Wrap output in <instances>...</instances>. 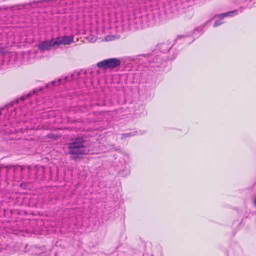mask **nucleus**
Returning a JSON list of instances; mask_svg holds the SVG:
<instances>
[{
    "label": "nucleus",
    "instance_id": "f257e3e1",
    "mask_svg": "<svg viewBox=\"0 0 256 256\" xmlns=\"http://www.w3.org/2000/svg\"><path fill=\"white\" fill-rule=\"evenodd\" d=\"M86 143L82 137H77L68 143V154L70 155V159L76 160L82 158V155L88 154L90 150L86 148Z\"/></svg>",
    "mask_w": 256,
    "mask_h": 256
},
{
    "label": "nucleus",
    "instance_id": "f03ea898",
    "mask_svg": "<svg viewBox=\"0 0 256 256\" xmlns=\"http://www.w3.org/2000/svg\"><path fill=\"white\" fill-rule=\"evenodd\" d=\"M121 62L118 58H110L104 60L96 64V66L104 70L114 69L120 65Z\"/></svg>",
    "mask_w": 256,
    "mask_h": 256
},
{
    "label": "nucleus",
    "instance_id": "7ed1b4c3",
    "mask_svg": "<svg viewBox=\"0 0 256 256\" xmlns=\"http://www.w3.org/2000/svg\"><path fill=\"white\" fill-rule=\"evenodd\" d=\"M55 46H56V42L54 38L48 40L40 42L37 45L38 49L42 52L50 50L52 47Z\"/></svg>",
    "mask_w": 256,
    "mask_h": 256
},
{
    "label": "nucleus",
    "instance_id": "20e7f679",
    "mask_svg": "<svg viewBox=\"0 0 256 256\" xmlns=\"http://www.w3.org/2000/svg\"><path fill=\"white\" fill-rule=\"evenodd\" d=\"M64 0H42L39 1H34L32 3L36 2L37 4H44L56 6L65 4L64 2Z\"/></svg>",
    "mask_w": 256,
    "mask_h": 256
},
{
    "label": "nucleus",
    "instance_id": "39448f33",
    "mask_svg": "<svg viewBox=\"0 0 256 256\" xmlns=\"http://www.w3.org/2000/svg\"><path fill=\"white\" fill-rule=\"evenodd\" d=\"M73 40V36H65L62 38L58 37L55 39V40L56 42V46H58L60 44H69L72 42Z\"/></svg>",
    "mask_w": 256,
    "mask_h": 256
},
{
    "label": "nucleus",
    "instance_id": "423d86ee",
    "mask_svg": "<svg viewBox=\"0 0 256 256\" xmlns=\"http://www.w3.org/2000/svg\"><path fill=\"white\" fill-rule=\"evenodd\" d=\"M240 10H232V11H228L226 12L222 13L220 14H218L216 15L215 16H230V15H238L240 14Z\"/></svg>",
    "mask_w": 256,
    "mask_h": 256
},
{
    "label": "nucleus",
    "instance_id": "0eeeda50",
    "mask_svg": "<svg viewBox=\"0 0 256 256\" xmlns=\"http://www.w3.org/2000/svg\"><path fill=\"white\" fill-rule=\"evenodd\" d=\"M162 60L160 56L157 55L152 60H150L149 62H154L158 64V65H156V66H158L162 63Z\"/></svg>",
    "mask_w": 256,
    "mask_h": 256
},
{
    "label": "nucleus",
    "instance_id": "6e6552de",
    "mask_svg": "<svg viewBox=\"0 0 256 256\" xmlns=\"http://www.w3.org/2000/svg\"><path fill=\"white\" fill-rule=\"evenodd\" d=\"M46 137L49 138H52L54 140H56L58 136L57 134H54V133H50L47 134Z\"/></svg>",
    "mask_w": 256,
    "mask_h": 256
},
{
    "label": "nucleus",
    "instance_id": "1a4fd4ad",
    "mask_svg": "<svg viewBox=\"0 0 256 256\" xmlns=\"http://www.w3.org/2000/svg\"><path fill=\"white\" fill-rule=\"evenodd\" d=\"M223 18L224 17H220V18L214 22V26L216 27L222 24L224 22H222Z\"/></svg>",
    "mask_w": 256,
    "mask_h": 256
},
{
    "label": "nucleus",
    "instance_id": "9d476101",
    "mask_svg": "<svg viewBox=\"0 0 256 256\" xmlns=\"http://www.w3.org/2000/svg\"><path fill=\"white\" fill-rule=\"evenodd\" d=\"M26 6H28L27 4H20V5H17L16 6H12V8H16V10H21L24 7H26Z\"/></svg>",
    "mask_w": 256,
    "mask_h": 256
},
{
    "label": "nucleus",
    "instance_id": "9b49d317",
    "mask_svg": "<svg viewBox=\"0 0 256 256\" xmlns=\"http://www.w3.org/2000/svg\"><path fill=\"white\" fill-rule=\"evenodd\" d=\"M87 39L88 40L91 42H94L96 38V37H94V36H88L87 37Z\"/></svg>",
    "mask_w": 256,
    "mask_h": 256
},
{
    "label": "nucleus",
    "instance_id": "f8f14e48",
    "mask_svg": "<svg viewBox=\"0 0 256 256\" xmlns=\"http://www.w3.org/2000/svg\"><path fill=\"white\" fill-rule=\"evenodd\" d=\"M43 90H44V88L43 87H40L38 89L35 88V89L33 90L32 92H32V94H36L38 92L42 91Z\"/></svg>",
    "mask_w": 256,
    "mask_h": 256
},
{
    "label": "nucleus",
    "instance_id": "ddd939ff",
    "mask_svg": "<svg viewBox=\"0 0 256 256\" xmlns=\"http://www.w3.org/2000/svg\"><path fill=\"white\" fill-rule=\"evenodd\" d=\"M141 17H132V18H128V20H132L134 21V20H138L140 21V18Z\"/></svg>",
    "mask_w": 256,
    "mask_h": 256
},
{
    "label": "nucleus",
    "instance_id": "4468645a",
    "mask_svg": "<svg viewBox=\"0 0 256 256\" xmlns=\"http://www.w3.org/2000/svg\"><path fill=\"white\" fill-rule=\"evenodd\" d=\"M32 95V92H30L26 96H24L21 97V99L22 100H24L26 98Z\"/></svg>",
    "mask_w": 256,
    "mask_h": 256
},
{
    "label": "nucleus",
    "instance_id": "2eb2a0df",
    "mask_svg": "<svg viewBox=\"0 0 256 256\" xmlns=\"http://www.w3.org/2000/svg\"><path fill=\"white\" fill-rule=\"evenodd\" d=\"M20 188L24 189H26L27 188V184L25 182H22L20 184Z\"/></svg>",
    "mask_w": 256,
    "mask_h": 256
},
{
    "label": "nucleus",
    "instance_id": "dca6fc26",
    "mask_svg": "<svg viewBox=\"0 0 256 256\" xmlns=\"http://www.w3.org/2000/svg\"><path fill=\"white\" fill-rule=\"evenodd\" d=\"M122 135L124 136V137H128V136H133L134 134H132V133H127V134H123Z\"/></svg>",
    "mask_w": 256,
    "mask_h": 256
},
{
    "label": "nucleus",
    "instance_id": "f3484780",
    "mask_svg": "<svg viewBox=\"0 0 256 256\" xmlns=\"http://www.w3.org/2000/svg\"><path fill=\"white\" fill-rule=\"evenodd\" d=\"M62 14V12H60V10H56V12H53L52 14Z\"/></svg>",
    "mask_w": 256,
    "mask_h": 256
},
{
    "label": "nucleus",
    "instance_id": "a211bd4d",
    "mask_svg": "<svg viewBox=\"0 0 256 256\" xmlns=\"http://www.w3.org/2000/svg\"><path fill=\"white\" fill-rule=\"evenodd\" d=\"M150 56V54H143L140 55V56H143L146 57V56Z\"/></svg>",
    "mask_w": 256,
    "mask_h": 256
},
{
    "label": "nucleus",
    "instance_id": "6ab92c4d",
    "mask_svg": "<svg viewBox=\"0 0 256 256\" xmlns=\"http://www.w3.org/2000/svg\"><path fill=\"white\" fill-rule=\"evenodd\" d=\"M14 166H6L5 168H6L7 169H8L10 168H12Z\"/></svg>",
    "mask_w": 256,
    "mask_h": 256
},
{
    "label": "nucleus",
    "instance_id": "aec40b11",
    "mask_svg": "<svg viewBox=\"0 0 256 256\" xmlns=\"http://www.w3.org/2000/svg\"><path fill=\"white\" fill-rule=\"evenodd\" d=\"M184 36H178V37H180V38H182V37H184Z\"/></svg>",
    "mask_w": 256,
    "mask_h": 256
},
{
    "label": "nucleus",
    "instance_id": "412c9836",
    "mask_svg": "<svg viewBox=\"0 0 256 256\" xmlns=\"http://www.w3.org/2000/svg\"><path fill=\"white\" fill-rule=\"evenodd\" d=\"M254 204L256 206V199L254 200Z\"/></svg>",
    "mask_w": 256,
    "mask_h": 256
},
{
    "label": "nucleus",
    "instance_id": "4be33fe9",
    "mask_svg": "<svg viewBox=\"0 0 256 256\" xmlns=\"http://www.w3.org/2000/svg\"><path fill=\"white\" fill-rule=\"evenodd\" d=\"M29 5L32 6V2L30 3Z\"/></svg>",
    "mask_w": 256,
    "mask_h": 256
}]
</instances>
